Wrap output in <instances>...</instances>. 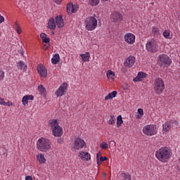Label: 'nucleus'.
Listing matches in <instances>:
<instances>
[{
  "mask_svg": "<svg viewBox=\"0 0 180 180\" xmlns=\"http://www.w3.org/2000/svg\"><path fill=\"white\" fill-rule=\"evenodd\" d=\"M116 122V117L114 115H110L109 120L108 121V124H115Z\"/></svg>",
  "mask_w": 180,
  "mask_h": 180,
  "instance_id": "nucleus-31",
  "label": "nucleus"
},
{
  "mask_svg": "<svg viewBox=\"0 0 180 180\" xmlns=\"http://www.w3.org/2000/svg\"><path fill=\"white\" fill-rule=\"evenodd\" d=\"M103 161H108V157H100V159L97 160V165H101Z\"/></svg>",
  "mask_w": 180,
  "mask_h": 180,
  "instance_id": "nucleus-32",
  "label": "nucleus"
},
{
  "mask_svg": "<svg viewBox=\"0 0 180 180\" xmlns=\"http://www.w3.org/2000/svg\"><path fill=\"white\" fill-rule=\"evenodd\" d=\"M124 39L128 44H134L136 43V35L133 33L128 32L124 36Z\"/></svg>",
  "mask_w": 180,
  "mask_h": 180,
  "instance_id": "nucleus-11",
  "label": "nucleus"
},
{
  "mask_svg": "<svg viewBox=\"0 0 180 180\" xmlns=\"http://www.w3.org/2000/svg\"><path fill=\"white\" fill-rule=\"evenodd\" d=\"M80 57H82V60L84 63H86V61H89L91 54L89 52H86L85 53L80 54Z\"/></svg>",
  "mask_w": 180,
  "mask_h": 180,
  "instance_id": "nucleus-22",
  "label": "nucleus"
},
{
  "mask_svg": "<svg viewBox=\"0 0 180 180\" xmlns=\"http://www.w3.org/2000/svg\"><path fill=\"white\" fill-rule=\"evenodd\" d=\"M171 34V33L169 32V31L168 30H165L163 32V36L165 39H171V37H169Z\"/></svg>",
  "mask_w": 180,
  "mask_h": 180,
  "instance_id": "nucleus-35",
  "label": "nucleus"
},
{
  "mask_svg": "<svg viewBox=\"0 0 180 180\" xmlns=\"http://www.w3.org/2000/svg\"><path fill=\"white\" fill-rule=\"evenodd\" d=\"M142 132L145 136L151 137L152 136H155V134L158 133V128L155 124H147L143 127Z\"/></svg>",
  "mask_w": 180,
  "mask_h": 180,
  "instance_id": "nucleus-6",
  "label": "nucleus"
},
{
  "mask_svg": "<svg viewBox=\"0 0 180 180\" xmlns=\"http://www.w3.org/2000/svg\"><path fill=\"white\" fill-rule=\"evenodd\" d=\"M79 157L82 161H89L91 160V154L86 151H81Z\"/></svg>",
  "mask_w": 180,
  "mask_h": 180,
  "instance_id": "nucleus-16",
  "label": "nucleus"
},
{
  "mask_svg": "<svg viewBox=\"0 0 180 180\" xmlns=\"http://www.w3.org/2000/svg\"><path fill=\"white\" fill-rule=\"evenodd\" d=\"M68 90V84L63 83L58 89H56L55 92L56 96L57 98H61V96H64L65 94H67V91Z\"/></svg>",
  "mask_w": 180,
  "mask_h": 180,
  "instance_id": "nucleus-9",
  "label": "nucleus"
},
{
  "mask_svg": "<svg viewBox=\"0 0 180 180\" xmlns=\"http://www.w3.org/2000/svg\"><path fill=\"white\" fill-rule=\"evenodd\" d=\"M13 103L12 102L8 101V102H6V104H4V106H13Z\"/></svg>",
  "mask_w": 180,
  "mask_h": 180,
  "instance_id": "nucleus-43",
  "label": "nucleus"
},
{
  "mask_svg": "<svg viewBox=\"0 0 180 180\" xmlns=\"http://www.w3.org/2000/svg\"><path fill=\"white\" fill-rule=\"evenodd\" d=\"M117 95V91H114L111 93H109L105 97V101H109L110 99H113V98H116V96Z\"/></svg>",
  "mask_w": 180,
  "mask_h": 180,
  "instance_id": "nucleus-24",
  "label": "nucleus"
},
{
  "mask_svg": "<svg viewBox=\"0 0 180 180\" xmlns=\"http://www.w3.org/2000/svg\"><path fill=\"white\" fill-rule=\"evenodd\" d=\"M153 89L157 95H161L165 89V83L162 79L158 78L155 80Z\"/></svg>",
  "mask_w": 180,
  "mask_h": 180,
  "instance_id": "nucleus-7",
  "label": "nucleus"
},
{
  "mask_svg": "<svg viewBox=\"0 0 180 180\" xmlns=\"http://www.w3.org/2000/svg\"><path fill=\"white\" fill-rule=\"evenodd\" d=\"M0 105H2L3 106L6 105V102H5V100L3 98H0Z\"/></svg>",
  "mask_w": 180,
  "mask_h": 180,
  "instance_id": "nucleus-41",
  "label": "nucleus"
},
{
  "mask_svg": "<svg viewBox=\"0 0 180 180\" xmlns=\"http://www.w3.org/2000/svg\"><path fill=\"white\" fill-rule=\"evenodd\" d=\"M38 74L42 78H47V69L43 65H39L37 67Z\"/></svg>",
  "mask_w": 180,
  "mask_h": 180,
  "instance_id": "nucleus-12",
  "label": "nucleus"
},
{
  "mask_svg": "<svg viewBox=\"0 0 180 180\" xmlns=\"http://www.w3.org/2000/svg\"><path fill=\"white\" fill-rule=\"evenodd\" d=\"M110 144H111V146H114V147L116 146V142L115 141H110Z\"/></svg>",
  "mask_w": 180,
  "mask_h": 180,
  "instance_id": "nucleus-47",
  "label": "nucleus"
},
{
  "mask_svg": "<svg viewBox=\"0 0 180 180\" xmlns=\"http://www.w3.org/2000/svg\"><path fill=\"white\" fill-rule=\"evenodd\" d=\"M0 36H1V33H0Z\"/></svg>",
  "mask_w": 180,
  "mask_h": 180,
  "instance_id": "nucleus-52",
  "label": "nucleus"
},
{
  "mask_svg": "<svg viewBox=\"0 0 180 180\" xmlns=\"http://www.w3.org/2000/svg\"><path fill=\"white\" fill-rule=\"evenodd\" d=\"M25 180H33V178L31 176H25Z\"/></svg>",
  "mask_w": 180,
  "mask_h": 180,
  "instance_id": "nucleus-49",
  "label": "nucleus"
},
{
  "mask_svg": "<svg viewBox=\"0 0 180 180\" xmlns=\"http://www.w3.org/2000/svg\"><path fill=\"white\" fill-rule=\"evenodd\" d=\"M101 157H102L101 153H98L96 155V161H98Z\"/></svg>",
  "mask_w": 180,
  "mask_h": 180,
  "instance_id": "nucleus-46",
  "label": "nucleus"
},
{
  "mask_svg": "<svg viewBox=\"0 0 180 180\" xmlns=\"http://www.w3.org/2000/svg\"><path fill=\"white\" fill-rule=\"evenodd\" d=\"M171 127H172V125L171 124L170 121H167L162 124V131L167 133V131L171 130Z\"/></svg>",
  "mask_w": 180,
  "mask_h": 180,
  "instance_id": "nucleus-21",
  "label": "nucleus"
},
{
  "mask_svg": "<svg viewBox=\"0 0 180 180\" xmlns=\"http://www.w3.org/2000/svg\"><path fill=\"white\" fill-rule=\"evenodd\" d=\"M17 65L20 70H26L27 68V66L22 60H20L18 63H17Z\"/></svg>",
  "mask_w": 180,
  "mask_h": 180,
  "instance_id": "nucleus-26",
  "label": "nucleus"
},
{
  "mask_svg": "<svg viewBox=\"0 0 180 180\" xmlns=\"http://www.w3.org/2000/svg\"><path fill=\"white\" fill-rule=\"evenodd\" d=\"M100 147H101V148H102V150H105V149L108 148L109 147V146L108 145V143L106 142H102L100 144Z\"/></svg>",
  "mask_w": 180,
  "mask_h": 180,
  "instance_id": "nucleus-38",
  "label": "nucleus"
},
{
  "mask_svg": "<svg viewBox=\"0 0 180 180\" xmlns=\"http://www.w3.org/2000/svg\"><path fill=\"white\" fill-rule=\"evenodd\" d=\"M100 0H89V4L91 6H96L99 5Z\"/></svg>",
  "mask_w": 180,
  "mask_h": 180,
  "instance_id": "nucleus-33",
  "label": "nucleus"
},
{
  "mask_svg": "<svg viewBox=\"0 0 180 180\" xmlns=\"http://www.w3.org/2000/svg\"><path fill=\"white\" fill-rule=\"evenodd\" d=\"M72 147L74 150H82V148L86 147V143L81 138H76L74 139Z\"/></svg>",
  "mask_w": 180,
  "mask_h": 180,
  "instance_id": "nucleus-8",
  "label": "nucleus"
},
{
  "mask_svg": "<svg viewBox=\"0 0 180 180\" xmlns=\"http://www.w3.org/2000/svg\"><path fill=\"white\" fill-rule=\"evenodd\" d=\"M155 32H158V29H157V28H155Z\"/></svg>",
  "mask_w": 180,
  "mask_h": 180,
  "instance_id": "nucleus-51",
  "label": "nucleus"
},
{
  "mask_svg": "<svg viewBox=\"0 0 180 180\" xmlns=\"http://www.w3.org/2000/svg\"><path fill=\"white\" fill-rule=\"evenodd\" d=\"M4 78H5V72L4 70H0V82L4 81Z\"/></svg>",
  "mask_w": 180,
  "mask_h": 180,
  "instance_id": "nucleus-39",
  "label": "nucleus"
},
{
  "mask_svg": "<svg viewBox=\"0 0 180 180\" xmlns=\"http://www.w3.org/2000/svg\"><path fill=\"white\" fill-rule=\"evenodd\" d=\"M49 126L51 127V130L52 131V134L54 137H61L64 134L63 131V127L60 126L58 123V120H51L49 122Z\"/></svg>",
  "mask_w": 180,
  "mask_h": 180,
  "instance_id": "nucleus-2",
  "label": "nucleus"
},
{
  "mask_svg": "<svg viewBox=\"0 0 180 180\" xmlns=\"http://www.w3.org/2000/svg\"><path fill=\"white\" fill-rule=\"evenodd\" d=\"M33 99H34V96H33V95L24 96L22 99V103L24 106H26L29 101H33Z\"/></svg>",
  "mask_w": 180,
  "mask_h": 180,
  "instance_id": "nucleus-19",
  "label": "nucleus"
},
{
  "mask_svg": "<svg viewBox=\"0 0 180 180\" xmlns=\"http://www.w3.org/2000/svg\"><path fill=\"white\" fill-rule=\"evenodd\" d=\"M138 113L139 115L136 116V119H141L144 115V111L143 110V108H139Z\"/></svg>",
  "mask_w": 180,
  "mask_h": 180,
  "instance_id": "nucleus-29",
  "label": "nucleus"
},
{
  "mask_svg": "<svg viewBox=\"0 0 180 180\" xmlns=\"http://www.w3.org/2000/svg\"><path fill=\"white\" fill-rule=\"evenodd\" d=\"M123 123V120L122 119V115H118L117 117V127H120Z\"/></svg>",
  "mask_w": 180,
  "mask_h": 180,
  "instance_id": "nucleus-30",
  "label": "nucleus"
},
{
  "mask_svg": "<svg viewBox=\"0 0 180 180\" xmlns=\"http://www.w3.org/2000/svg\"><path fill=\"white\" fill-rule=\"evenodd\" d=\"M146 49L149 53H157L161 49L160 41L157 39H150L146 44Z\"/></svg>",
  "mask_w": 180,
  "mask_h": 180,
  "instance_id": "nucleus-5",
  "label": "nucleus"
},
{
  "mask_svg": "<svg viewBox=\"0 0 180 180\" xmlns=\"http://www.w3.org/2000/svg\"><path fill=\"white\" fill-rule=\"evenodd\" d=\"M135 63H136V58H134V56H129L126 59L124 65L130 68L131 67H133Z\"/></svg>",
  "mask_w": 180,
  "mask_h": 180,
  "instance_id": "nucleus-14",
  "label": "nucleus"
},
{
  "mask_svg": "<svg viewBox=\"0 0 180 180\" xmlns=\"http://www.w3.org/2000/svg\"><path fill=\"white\" fill-rule=\"evenodd\" d=\"M43 42L44 43H50V38L46 37L45 38H44L43 39Z\"/></svg>",
  "mask_w": 180,
  "mask_h": 180,
  "instance_id": "nucleus-42",
  "label": "nucleus"
},
{
  "mask_svg": "<svg viewBox=\"0 0 180 180\" xmlns=\"http://www.w3.org/2000/svg\"><path fill=\"white\" fill-rule=\"evenodd\" d=\"M37 160L39 161V164H46V158L43 153H39L37 155Z\"/></svg>",
  "mask_w": 180,
  "mask_h": 180,
  "instance_id": "nucleus-23",
  "label": "nucleus"
},
{
  "mask_svg": "<svg viewBox=\"0 0 180 180\" xmlns=\"http://www.w3.org/2000/svg\"><path fill=\"white\" fill-rule=\"evenodd\" d=\"M122 88L124 91H127V89L130 88V86H129L127 83H124V84H122Z\"/></svg>",
  "mask_w": 180,
  "mask_h": 180,
  "instance_id": "nucleus-40",
  "label": "nucleus"
},
{
  "mask_svg": "<svg viewBox=\"0 0 180 180\" xmlns=\"http://www.w3.org/2000/svg\"><path fill=\"white\" fill-rule=\"evenodd\" d=\"M15 25H16L15 30L18 34H20V33H22V28L20 27L19 24H18V22H15Z\"/></svg>",
  "mask_w": 180,
  "mask_h": 180,
  "instance_id": "nucleus-36",
  "label": "nucleus"
},
{
  "mask_svg": "<svg viewBox=\"0 0 180 180\" xmlns=\"http://www.w3.org/2000/svg\"><path fill=\"white\" fill-rule=\"evenodd\" d=\"M60 61V55L58 53L55 54L51 58L52 64H57Z\"/></svg>",
  "mask_w": 180,
  "mask_h": 180,
  "instance_id": "nucleus-25",
  "label": "nucleus"
},
{
  "mask_svg": "<svg viewBox=\"0 0 180 180\" xmlns=\"http://www.w3.org/2000/svg\"><path fill=\"white\" fill-rule=\"evenodd\" d=\"M37 147L39 151L47 153L51 148V143L46 138H40L37 142Z\"/></svg>",
  "mask_w": 180,
  "mask_h": 180,
  "instance_id": "nucleus-3",
  "label": "nucleus"
},
{
  "mask_svg": "<svg viewBox=\"0 0 180 180\" xmlns=\"http://www.w3.org/2000/svg\"><path fill=\"white\" fill-rule=\"evenodd\" d=\"M170 123H171L172 127H178V126H179V122H178V121L176 120H171Z\"/></svg>",
  "mask_w": 180,
  "mask_h": 180,
  "instance_id": "nucleus-37",
  "label": "nucleus"
},
{
  "mask_svg": "<svg viewBox=\"0 0 180 180\" xmlns=\"http://www.w3.org/2000/svg\"><path fill=\"white\" fill-rule=\"evenodd\" d=\"M57 142L58 143V144H63V143H64V140L61 138L58 139Z\"/></svg>",
  "mask_w": 180,
  "mask_h": 180,
  "instance_id": "nucleus-45",
  "label": "nucleus"
},
{
  "mask_svg": "<svg viewBox=\"0 0 180 180\" xmlns=\"http://www.w3.org/2000/svg\"><path fill=\"white\" fill-rule=\"evenodd\" d=\"M38 91L43 95L46 93V88L43 85H40L38 86Z\"/></svg>",
  "mask_w": 180,
  "mask_h": 180,
  "instance_id": "nucleus-34",
  "label": "nucleus"
},
{
  "mask_svg": "<svg viewBox=\"0 0 180 180\" xmlns=\"http://www.w3.org/2000/svg\"><path fill=\"white\" fill-rule=\"evenodd\" d=\"M56 26L59 29H61V27H64V19H63V17L61 15L56 16L55 18Z\"/></svg>",
  "mask_w": 180,
  "mask_h": 180,
  "instance_id": "nucleus-17",
  "label": "nucleus"
},
{
  "mask_svg": "<svg viewBox=\"0 0 180 180\" xmlns=\"http://www.w3.org/2000/svg\"><path fill=\"white\" fill-rule=\"evenodd\" d=\"M56 4H57L58 5H60V4H61V2H63V0H53Z\"/></svg>",
  "mask_w": 180,
  "mask_h": 180,
  "instance_id": "nucleus-48",
  "label": "nucleus"
},
{
  "mask_svg": "<svg viewBox=\"0 0 180 180\" xmlns=\"http://www.w3.org/2000/svg\"><path fill=\"white\" fill-rule=\"evenodd\" d=\"M144 78H147V73L144 72H139L136 77L134 78V82H140L143 81Z\"/></svg>",
  "mask_w": 180,
  "mask_h": 180,
  "instance_id": "nucleus-15",
  "label": "nucleus"
},
{
  "mask_svg": "<svg viewBox=\"0 0 180 180\" xmlns=\"http://www.w3.org/2000/svg\"><path fill=\"white\" fill-rule=\"evenodd\" d=\"M66 9H67L68 13L71 15L72 13H75V12L78 11V6L73 5L72 3H69L67 5Z\"/></svg>",
  "mask_w": 180,
  "mask_h": 180,
  "instance_id": "nucleus-13",
  "label": "nucleus"
},
{
  "mask_svg": "<svg viewBox=\"0 0 180 180\" xmlns=\"http://www.w3.org/2000/svg\"><path fill=\"white\" fill-rule=\"evenodd\" d=\"M56 20L54 18H51L48 22V28L50 29V30H56Z\"/></svg>",
  "mask_w": 180,
  "mask_h": 180,
  "instance_id": "nucleus-20",
  "label": "nucleus"
},
{
  "mask_svg": "<svg viewBox=\"0 0 180 180\" xmlns=\"http://www.w3.org/2000/svg\"><path fill=\"white\" fill-rule=\"evenodd\" d=\"M111 19H112L114 22H122L123 16H122L120 13L115 12L111 15Z\"/></svg>",
  "mask_w": 180,
  "mask_h": 180,
  "instance_id": "nucleus-18",
  "label": "nucleus"
},
{
  "mask_svg": "<svg viewBox=\"0 0 180 180\" xmlns=\"http://www.w3.org/2000/svg\"><path fill=\"white\" fill-rule=\"evenodd\" d=\"M4 20H5V18H4V16L0 15V23H2V22H4Z\"/></svg>",
  "mask_w": 180,
  "mask_h": 180,
  "instance_id": "nucleus-50",
  "label": "nucleus"
},
{
  "mask_svg": "<svg viewBox=\"0 0 180 180\" xmlns=\"http://www.w3.org/2000/svg\"><path fill=\"white\" fill-rule=\"evenodd\" d=\"M155 155L160 162L165 164L172 157V150L167 147H162L155 151Z\"/></svg>",
  "mask_w": 180,
  "mask_h": 180,
  "instance_id": "nucleus-1",
  "label": "nucleus"
},
{
  "mask_svg": "<svg viewBox=\"0 0 180 180\" xmlns=\"http://www.w3.org/2000/svg\"><path fill=\"white\" fill-rule=\"evenodd\" d=\"M106 75L108 79H114L115 78V72L112 70H108L106 72Z\"/></svg>",
  "mask_w": 180,
  "mask_h": 180,
  "instance_id": "nucleus-27",
  "label": "nucleus"
},
{
  "mask_svg": "<svg viewBox=\"0 0 180 180\" xmlns=\"http://www.w3.org/2000/svg\"><path fill=\"white\" fill-rule=\"evenodd\" d=\"M122 180H131V176L127 173H122L121 174Z\"/></svg>",
  "mask_w": 180,
  "mask_h": 180,
  "instance_id": "nucleus-28",
  "label": "nucleus"
},
{
  "mask_svg": "<svg viewBox=\"0 0 180 180\" xmlns=\"http://www.w3.org/2000/svg\"><path fill=\"white\" fill-rule=\"evenodd\" d=\"M40 37H41V39H44L46 37H47V34H46L45 33H41L40 34Z\"/></svg>",
  "mask_w": 180,
  "mask_h": 180,
  "instance_id": "nucleus-44",
  "label": "nucleus"
},
{
  "mask_svg": "<svg viewBox=\"0 0 180 180\" xmlns=\"http://www.w3.org/2000/svg\"><path fill=\"white\" fill-rule=\"evenodd\" d=\"M158 63L160 64V65H169L172 60L169 56L162 54L159 56Z\"/></svg>",
  "mask_w": 180,
  "mask_h": 180,
  "instance_id": "nucleus-10",
  "label": "nucleus"
},
{
  "mask_svg": "<svg viewBox=\"0 0 180 180\" xmlns=\"http://www.w3.org/2000/svg\"><path fill=\"white\" fill-rule=\"evenodd\" d=\"M84 26L89 32H92L98 27V20L94 16H89L84 20Z\"/></svg>",
  "mask_w": 180,
  "mask_h": 180,
  "instance_id": "nucleus-4",
  "label": "nucleus"
}]
</instances>
